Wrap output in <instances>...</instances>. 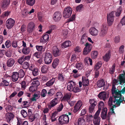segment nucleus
Segmentation results:
<instances>
[{"label": "nucleus", "instance_id": "f257e3e1", "mask_svg": "<svg viewBox=\"0 0 125 125\" xmlns=\"http://www.w3.org/2000/svg\"><path fill=\"white\" fill-rule=\"evenodd\" d=\"M116 89L115 86L113 85L112 89V94L115 98L113 103L115 104V107L119 106L121 103L123 104L125 103L124 97L121 95V93L119 92L120 91L117 90Z\"/></svg>", "mask_w": 125, "mask_h": 125}, {"label": "nucleus", "instance_id": "f03ea898", "mask_svg": "<svg viewBox=\"0 0 125 125\" xmlns=\"http://www.w3.org/2000/svg\"><path fill=\"white\" fill-rule=\"evenodd\" d=\"M67 89L70 91H73L76 93L80 92L81 91V88L78 87H75V82L71 81L67 83Z\"/></svg>", "mask_w": 125, "mask_h": 125}, {"label": "nucleus", "instance_id": "7ed1b4c3", "mask_svg": "<svg viewBox=\"0 0 125 125\" xmlns=\"http://www.w3.org/2000/svg\"><path fill=\"white\" fill-rule=\"evenodd\" d=\"M69 117L68 115H62L59 117L58 119L59 122L63 124H67L69 122Z\"/></svg>", "mask_w": 125, "mask_h": 125}, {"label": "nucleus", "instance_id": "20e7f679", "mask_svg": "<svg viewBox=\"0 0 125 125\" xmlns=\"http://www.w3.org/2000/svg\"><path fill=\"white\" fill-rule=\"evenodd\" d=\"M72 11V9L70 7H67L65 8L63 13V17L65 18L69 17L71 15Z\"/></svg>", "mask_w": 125, "mask_h": 125}, {"label": "nucleus", "instance_id": "39448f33", "mask_svg": "<svg viewBox=\"0 0 125 125\" xmlns=\"http://www.w3.org/2000/svg\"><path fill=\"white\" fill-rule=\"evenodd\" d=\"M52 59V55L50 52H46L45 54L44 61L46 64H49L50 63Z\"/></svg>", "mask_w": 125, "mask_h": 125}, {"label": "nucleus", "instance_id": "423d86ee", "mask_svg": "<svg viewBox=\"0 0 125 125\" xmlns=\"http://www.w3.org/2000/svg\"><path fill=\"white\" fill-rule=\"evenodd\" d=\"M114 11H112L107 15V20L108 25L109 26L111 25L114 21Z\"/></svg>", "mask_w": 125, "mask_h": 125}, {"label": "nucleus", "instance_id": "0eeeda50", "mask_svg": "<svg viewBox=\"0 0 125 125\" xmlns=\"http://www.w3.org/2000/svg\"><path fill=\"white\" fill-rule=\"evenodd\" d=\"M108 28L107 25L103 24L101 26L99 33L100 35L103 37L106 35L107 31Z\"/></svg>", "mask_w": 125, "mask_h": 125}, {"label": "nucleus", "instance_id": "6e6552de", "mask_svg": "<svg viewBox=\"0 0 125 125\" xmlns=\"http://www.w3.org/2000/svg\"><path fill=\"white\" fill-rule=\"evenodd\" d=\"M15 21L13 19L10 18L8 19L6 23V25L8 29L11 28L14 25Z\"/></svg>", "mask_w": 125, "mask_h": 125}, {"label": "nucleus", "instance_id": "1a4fd4ad", "mask_svg": "<svg viewBox=\"0 0 125 125\" xmlns=\"http://www.w3.org/2000/svg\"><path fill=\"white\" fill-rule=\"evenodd\" d=\"M62 16L61 13L59 12H56L53 14L52 18L54 21L58 22L61 19Z\"/></svg>", "mask_w": 125, "mask_h": 125}, {"label": "nucleus", "instance_id": "9d476101", "mask_svg": "<svg viewBox=\"0 0 125 125\" xmlns=\"http://www.w3.org/2000/svg\"><path fill=\"white\" fill-rule=\"evenodd\" d=\"M85 45V47L83 49V54L86 55L91 51L92 46L91 44L88 42L86 43Z\"/></svg>", "mask_w": 125, "mask_h": 125}, {"label": "nucleus", "instance_id": "9b49d317", "mask_svg": "<svg viewBox=\"0 0 125 125\" xmlns=\"http://www.w3.org/2000/svg\"><path fill=\"white\" fill-rule=\"evenodd\" d=\"M99 112H96L94 115L93 123L94 125H99L100 121V118L99 116L100 114Z\"/></svg>", "mask_w": 125, "mask_h": 125}, {"label": "nucleus", "instance_id": "f8f14e48", "mask_svg": "<svg viewBox=\"0 0 125 125\" xmlns=\"http://www.w3.org/2000/svg\"><path fill=\"white\" fill-rule=\"evenodd\" d=\"M10 3V0H4L1 3V8L3 10L6 9L9 5Z\"/></svg>", "mask_w": 125, "mask_h": 125}, {"label": "nucleus", "instance_id": "ddd939ff", "mask_svg": "<svg viewBox=\"0 0 125 125\" xmlns=\"http://www.w3.org/2000/svg\"><path fill=\"white\" fill-rule=\"evenodd\" d=\"M35 26V25L33 22H30L27 26V32L29 33H31L34 30Z\"/></svg>", "mask_w": 125, "mask_h": 125}, {"label": "nucleus", "instance_id": "4468645a", "mask_svg": "<svg viewBox=\"0 0 125 125\" xmlns=\"http://www.w3.org/2000/svg\"><path fill=\"white\" fill-rule=\"evenodd\" d=\"M89 32L92 36H96L98 35L99 31L95 28L92 27L89 30Z\"/></svg>", "mask_w": 125, "mask_h": 125}, {"label": "nucleus", "instance_id": "2eb2a0df", "mask_svg": "<svg viewBox=\"0 0 125 125\" xmlns=\"http://www.w3.org/2000/svg\"><path fill=\"white\" fill-rule=\"evenodd\" d=\"M59 101L60 100L57 99V98H55L51 101L50 104L48 105V108L51 109L52 107H54L58 104L59 102Z\"/></svg>", "mask_w": 125, "mask_h": 125}, {"label": "nucleus", "instance_id": "dca6fc26", "mask_svg": "<svg viewBox=\"0 0 125 125\" xmlns=\"http://www.w3.org/2000/svg\"><path fill=\"white\" fill-rule=\"evenodd\" d=\"M40 96V92L39 91H37L35 93L31 99L32 101H36L39 98Z\"/></svg>", "mask_w": 125, "mask_h": 125}, {"label": "nucleus", "instance_id": "f3484780", "mask_svg": "<svg viewBox=\"0 0 125 125\" xmlns=\"http://www.w3.org/2000/svg\"><path fill=\"white\" fill-rule=\"evenodd\" d=\"M72 43L69 40H67L64 42L62 44L61 46L62 48H64L71 46Z\"/></svg>", "mask_w": 125, "mask_h": 125}, {"label": "nucleus", "instance_id": "a211bd4d", "mask_svg": "<svg viewBox=\"0 0 125 125\" xmlns=\"http://www.w3.org/2000/svg\"><path fill=\"white\" fill-rule=\"evenodd\" d=\"M52 53L55 57H56L60 54L59 50L56 46L53 47L52 48Z\"/></svg>", "mask_w": 125, "mask_h": 125}, {"label": "nucleus", "instance_id": "6ab92c4d", "mask_svg": "<svg viewBox=\"0 0 125 125\" xmlns=\"http://www.w3.org/2000/svg\"><path fill=\"white\" fill-rule=\"evenodd\" d=\"M107 109L106 108H104L102 109L101 113V117L103 119H105L107 116Z\"/></svg>", "mask_w": 125, "mask_h": 125}, {"label": "nucleus", "instance_id": "aec40b11", "mask_svg": "<svg viewBox=\"0 0 125 125\" xmlns=\"http://www.w3.org/2000/svg\"><path fill=\"white\" fill-rule=\"evenodd\" d=\"M19 74L17 72H14L12 73V75L11 76L12 80L13 82L17 81L19 78Z\"/></svg>", "mask_w": 125, "mask_h": 125}, {"label": "nucleus", "instance_id": "412c9836", "mask_svg": "<svg viewBox=\"0 0 125 125\" xmlns=\"http://www.w3.org/2000/svg\"><path fill=\"white\" fill-rule=\"evenodd\" d=\"M85 119L83 118H78L77 122L75 123V125H85Z\"/></svg>", "mask_w": 125, "mask_h": 125}, {"label": "nucleus", "instance_id": "4be33fe9", "mask_svg": "<svg viewBox=\"0 0 125 125\" xmlns=\"http://www.w3.org/2000/svg\"><path fill=\"white\" fill-rule=\"evenodd\" d=\"M87 36L85 34H83L81 37L80 43L81 44H84L87 39Z\"/></svg>", "mask_w": 125, "mask_h": 125}, {"label": "nucleus", "instance_id": "5701e85b", "mask_svg": "<svg viewBox=\"0 0 125 125\" xmlns=\"http://www.w3.org/2000/svg\"><path fill=\"white\" fill-rule=\"evenodd\" d=\"M14 117L13 114L11 113H7L6 115V119L8 122L12 120Z\"/></svg>", "mask_w": 125, "mask_h": 125}, {"label": "nucleus", "instance_id": "b1692460", "mask_svg": "<svg viewBox=\"0 0 125 125\" xmlns=\"http://www.w3.org/2000/svg\"><path fill=\"white\" fill-rule=\"evenodd\" d=\"M49 39V36L48 34H45L41 38L40 40L41 42L45 43L47 42Z\"/></svg>", "mask_w": 125, "mask_h": 125}, {"label": "nucleus", "instance_id": "393cba45", "mask_svg": "<svg viewBox=\"0 0 125 125\" xmlns=\"http://www.w3.org/2000/svg\"><path fill=\"white\" fill-rule=\"evenodd\" d=\"M15 63V61L13 58H10L8 59L7 62V65L8 67L12 66Z\"/></svg>", "mask_w": 125, "mask_h": 125}, {"label": "nucleus", "instance_id": "a878e982", "mask_svg": "<svg viewBox=\"0 0 125 125\" xmlns=\"http://www.w3.org/2000/svg\"><path fill=\"white\" fill-rule=\"evenodd\" d=\"M111 53L110 51H108L103 57V59L104 61L107 62L109 61L110 58Z\"/></svg>", "mask_w": 125, "mask_h": 125}, {"label": "nucleus", "instance_id": "bb28decb", "mask_svg": "<svg viewBox=\"0 0 125 125\" xmlns=\"http://www.w3.org/2000/svg\"><path fill=\"white\" fill-rule=\"evenodd\" d=\"M106 93L105 92H102L98 95V97L101 99L105 100L106 99Z\"/></svg>", "mask_w": 125, "mask_h": 125}, {"label": "nucleus", "instance_id": "cd10ccee", "mask_svg": "<svg viewBox=\"0 0 125 125\" xmlns=\"http://www.w3.org/2000/svg\"><path fill=\"white\" fill-rule=\"evenodd\" d=\"M119 79L121 84H122L125 83V73L119 75Z\"/></svg>", "mask_w": 125, "mask_h": 125}, {"label": "nucleus", "instance_id": "c85d7f7f", "mask_svg": "<svg viewBox=\"0 0 125 125\" xmlns=\"http://www.w3.org/2000/svg\"><path fill=\"white\" fill-rule=\"evenodd\" d=\"M29 69L32 71V74L34 76H36L38 75L39 71L37 68L32 69L30 68Z\"/></svg>", "mask_w": 125, "mask_h": 125}, {"label": "nucleus", "instance_id": "c756f323", "mask_svg": "<svg viewBox=\"0 0 125 125\" xmlns=\"http://www.w3.org/2000/svg\"><path fill=\"white\" fill-rule=\"evenodd\" d=\"M59 62V60L57 58L54 59L52 63V67L54 68H56L58 65Z\"/></svg>", "mask_w": 125, "mask_h": 125}, {"label": "nucleus", "instance_id": "7c9ffc66", "mask_svg": "<svg viewBox=\"0 0 125 125\" xmlns=\"http://www.w3.org/2000/svg\"><path fill=\"white\" fill-rule=\"evenodd\" d=\"M75 67L78 70H81L83 67V64L81 62H77L75 64Z\"/></svg>", "mask_w": 125, "mask_h": 125}, {"label": "nucleus", "instance_id": "2f4dec72", "mask_svg": "<svg viewBox=\"0 0 125 125\" xmlns=\"http://www.w3.org/2000/svg\"><path fill=\"white\" fill-rule=\"evenodd\" d=\"M104 106V103L103 102L100 101L98 105V109L96 112H99V114L100 113L101 109H103Z\"/></svg>", "mask_w": 125, "mask_h": 125}, {"label": "nucleus", "instance_id": "473e14b6", "mask_svg": "<svg viewBox=\"0 0 125 125\" xmlns=\"http://www.w3.org/2000/svg\"><path fill=\"white\" fill-rule=\"evenodd\" d=\"M105 85V82L104 80H100L98 81L97 82V85L99 88Z\"/></svg>", "mask_w": 125, "mask_h": 125}, {"label": "nucleus", "instance_id": "72a5a7b5", "mask_svg": "<svg viewBox=\"0 0 125 125\" xmlns=\"http://www.w3.org/2000/svg\"><path fill=\"white\" fill-rule=\"evenodd\" d=\"M23 53L25 55L28 54L30 52V49L29 47L23 48L22 50Z\"/></svg>", "mask_w": 125, "mask_h": 125}, {"label": "nucleus", "instance_id": "f704fd0d", "mask_svg": "<svg viewBox=\"0 0 125 125\" xmlns=\"http://www.w3.org/2000/svg\"><path fill=\"white\" fill-rule=\"evenodd\" d=\"M35 0H26V3L28 5L32 6L35 4Z\"/></svg>", "mask_w": 125, "mask_h": 125}, {"label": "nucleus", "instance_id": "c9c22d12", "mask_svg": "<svg viewBox=\"0 0 125 125\" xmlns=\"http://www.w3.org/2000/svg\"><path fill=\"white\" fill-rule=\"evenodd\" d=\"M62 94L60 92H57L55 95V98H57V99L60 100V99L62 97Z\"/></svg>", "mask_w": 125, "mask_h": 125}, {"label": "nucleus", "instance_id": "e433bc0d", "mask_svg": "<svg viewBox=\"0 0 125 125\" xmlns=\"http://www.w3.org/2000/svg\"><path fill=\"white\" fill-rule=\"evenodd\" d=\"M41 69L42 73H46L48 71V67L47 66L44 65L41 67Z\"/></svg>", "mask_w": 125, "mask_h": 125}, {"label": "nucleus", "instance_id": "4c0bfd02", "mask_svg": "<svg viewBox=\"0 0 125 125\" xmlns=\"http://www.w3.org/2000/svg\"><path fill=\"white\" fill-rule=\"evenodd\" d=\"M102 63L101 62H99L97 63L95 65L94 67V70H98L101 66Z\"/></svg>", "mask_w": 125, "mask_h": 125}, {"label": "nucleus", "instance_id": "58836bf2", "mask_svg": "<svg viewBox=\"0 0 125 125\" xmlns=\"http://www.w3.org/2000/svg\"><path fill=\"white\" fill-rule=\"evenodd\" d=\"M98 52L97 51H94L91 52V55L92 58L93 59L96 58L98 55Z\"/></svg>", "mask_w": 125, "mask_h": 125}, {"label": "nucleus", "instance_id": "ea45409f", "mask_svg": "<svg viewBox=\"0 0 125 125\" xmlns=\"http://www.w3.org/2000/svg\"><path fill=\"white\" fill-rule=\"evenodd\" d=\"M55 81L54 78H52L47 82L46 83V85L47 86H50L53 84Z\"/></svg>", "mask_w": 125, "mask_h": 125}, {"label": "nucleus", "instance_id": "a19ab883", "mask_svg": "<svg viewBox=\"0 0 125 125\" xmlns=\"http://www.w3.org/2000/svg\"><path fill=\"white\" fill-rule=\"evenodd\" d=\"M84 61L85 63L88 64V62H90V64L91 65H92V59L90 57H86L84 59Z\"/></svg>", "mask_w": 125, "mask_h": 125}, {"label": "nucleus", "instance_id": "79ce46f5", "mask_svg": "<svg viewBox=\"0 0 125 125\" xmlns=\"http://www.w3.org/2000/svg\"><path fill=\"white\" fill-rule=\"evenodd\" d=\"M71 96V94L70 93L66 94L63 97V99L66 101H68L70 99Z\"/></svg>", "mask_w": 125, "mask_h": 125}, {"label": "nucleus", "instance_id": "37998d69", "mask_svg": "<svg viewBox=\"0 0 125 125\" xmlns=\"http://www.w3.org/2000/svg\"><path fill=\"white\" fill-rule=\"evenodd\" d=\"M115 64L114 63L112 67L110 69L109 72L111 74L114 73L115 70Z\"/></svg>", "mask_w": 125, "mask_h": 125}, {"label": "nucleus", "instance_id": "c03bdc74", "mask_svg": "<svg viewBox=\"0 0 125 125\" xmlns=\"http://www.w3.org/2000/svg\"><path fill=\"white\" fill-rule=\"evenodd\" d=\"M40 84V82L38 80H35L33 81L31 83V85L35 87H37Z\"/></svg>", "mask_w": 125, "mask_h": 125}, {"label": "nucleus", "instance_id": "a18cd8bd", "mask_svg": "<svg viewBox=\"0 0 125 125\" xmlns=\"http://www.w3.org/2000/svg\"><path fill=\"white\" fill-rule=\"evenodd\" d=\"M57 112H55L52 114L51 117L52 122H54L56 120L57 117H56V116H57Z\"/></svg>", "mask_w": 125, "mask_h": 125}, {"label": "nucleus", "instance_id": "49530a36", "mask_svg": "<svg viewBox=\"0 0 125 125\" xmlns=\"http://www.w3.org/2000/svg\"><path fill=\"white\" fill-rule=\"evenodd\" d=\"M58 80L61 82L64 81V76L63 74L59 73L58 75Z\"/></svg>", "mask_w": 125, "mask_h": 125}, {"label": "nucleus", "instance_id": "de8ad7c7", "mask_svg": "<svg viewBox=\"0 0 125 125\" xmlns=\"http://www.w3.org/2000/svg\"><path fill=\"white\" fill-rule=\"evenodd\" d=\"M10 11H6L2 13L1 16L3 18L7 17L10 14Z\"/></svg>", "mask_w": 125, "mask_h": 125}, {"label": "nucleus", "instance_id": "09e8293b", "mask_svg": "<svg viewBox=\"0 0 125 125\" xmlns=\"http://www.w3.org/2000/svg\"><path fill=\"white\" fill-rule=\"evenodd\" d=\"M21 113L22 116L24 118L26 117L28 115L27 112L24 109L21 110Z\"/></svg>", "mask_w": 125, "mask_h": 125}, {"label": "nucleus", "instance_id": "8fccbe9b", "mask_svg": "<svg viewBox=\"0 0 125 125\" xmlns=\"http://www.w3.org/2000/svg\"><path fill=\"white\" fill-rule=\"evenodd\" d=\"M89 82L88 79H83L82 84L83 86H87L89 84Z\"/></svg>", "mask_w": 125, "mask_h": 125}, {"label": "nucleus", "instance_id": "3c124183", "mask_svg": "<svg viewBox=\"0 0 125 125\" xmlns=\"http://www.w3.org/2000/svg\"><path fill=\"white\" fill-rule=\"evenodd\" d=\"M18 73L20 78L23 77L25 75L24 72L22 69H21L19 71Z\"/></svg>", "mask_w": 125, "mask_h": 125}, {"label": "nucleus", "instance_id": "603ef678", "mask_svg": "<svg viewBox=\"0 0 125 125\" xmlns=\"http://www.w3.org/2000/svg\"><path fill=\"white\" fill-rule=\"evenodd\" d=\"M47 94V91L45 89H43L41 93V96L42 97H45L46 95Z\"/></svg>", "mask_w": 125, "mask_h": 125}, {"label": "nucleus", "instance_id": "864d4df0", "mask_svg": "<svg viewBox=\"0 0 125 125\" xmlns=\"http://www.w3.org/2000/svg\"><path fill=\"white\" fill-rule=\"evenodd\" d=\"M83 5L82 4H81L78 6L76 8V10L78 11H80L83 10Z\"/></svg>", "mask_w": 125, "mask_h": 125}, {"label": "nucleus", "instance_id": "5fc2aeb1", "mask_svg": "<svg viewBox=\"0 0 125 125\" xmlns=\"http://www.w3.org/2000/svg\"><path fill=\"white\" fill-rule=\"evenodd\" d=\"M37 89V87L35 86H30L29 88V90L30 92H33L35 91Z\"/></svg>", "mask_w": 125, "mask_h": 125}, {"label": "nucleus", "instance_id": "6e6d98bb", "mask_svg": "<svg viewBox=\"0 0 125 125\" xmlns=\"http://www.w3.org/2000/svg\"><path fill=\"white\" fill-rule=\"evenodd\" d=\"M89 102L91 105L95 106L97 104L96 102L94 99H90L89 100Z\"/></svg>", "mask_w": 125, "mask_h": 125}, {"label": "nucleus", "instance_id": "4d7b16f0", "mask_svg": "<svg viewBox=\"0 0 125 125\" xmlns=\"http://www.w3.org/2000/svg\"><path fill=\"white\" fill-rule=\"evenodd\" d=\"M75 14L73 15L72 16L67 20V22H69L73 21L75 19Z\"/></svg>", "mask_w": 125, "mask_h": 125}, {"label": "nucleus", "instance_id": "13d9d810", "mask_svg": "<svg viewBox=\"0 0 125 125\" xmlns=\"http://www.w3.org/2000/svg\"><path fill=\"white\" fill-rule=\"evenodd\" d=\"M28 116L29 120L31 122H33L35 119V116L32 115Z\"/></svg>", "mask_w": 125, "mask_h": 125}, {"label": "nucleus", "instance_id": "bf43d9fd", "mask_svg": "<svg viewBox=\"0 0 125 125\" xmlns=\"http://www.w3.org/2000/svg\"><path fill=\"white\" fill-rule=\"evenodd\" d=\"M122 10V8L121 7H119L118 9L117 12L115 13V15L116 16H119L121 14Z\"/></svg>", "mask_w": 125, "mask_h": 125}, {"label": "nucleus", "instance_id": "052dcab7", "mask_svg": "<svg viewBox=\"0 0 125 125\" xmlns=\"http://www.w3.org/2000/svg\"><path fill=\"white\" fill-rule=\"evenodd\" d=\"M74 51L76 52H80L82 51V49L79 46H77L74 48Z\"/></svg>", "mask_w": 125, "mask_h": 125}, {"label": "nucleus", "instance_id": "680f3d73", "mask_svg": "<svg viewBox=\"0 0 125 125\" xmlns=\"http://www.w3.org/2000/svg\"><path fill=\"white\" fill-rule=\"evenodd\" d=\"M5 44L6 47L7 48H9L11 45L10 42L9 40H8L6 41Z\"/></svg>", "mask_w": 125, "mask_h": 125}, {"label": "nucleus", "instance_id": "e2e57ef3", "mask_svg": "<svg viewBox=\"0 0 125 125\" xmlns=\"http://www.w3.org/2000/svg\"><path fill=\"white\" fill-rule=\"evenodd\" d=\"M21 88L22 89L25 90L26 87V85L25 82L24 81H23L21 83Z\"/></svg>", "mask_w": 125, "mask_h": 125}, {"label": "nucleus", "instance_id": "0e129e2a", "mask_svg": "<svg viewBox=\"0 0 125 125\" xmlns=\"http://www.w3.org/2000/svg\"><path fill=\"white\" fill-rule=\"evenodd\" d=\"M38 20L41 22H42L43 21V18L42 17V14L40 13L38 14Z\"/></svg>", "mask_w": 125, "mask_h": 125}, {"label": "nucleus", "instance_id": "69168bd1", "mask_svg": "<svg viewBox=\"0 0 125 125\" xmlns=\"http://www.w3.org/2000/svg\"><path fill=\"white\" fill-rule=\"evenodd\" d=\"M48 28L49 29L52 31L53 30L56 29V26L54 25H50L49 26Z\"/></svg>", "mask_w": 125, "mask_h": 125}, {"label": "nucleus", "instance_id": "338daca9", "mask_svg": "<svg viewBox=\"0 0 125 125\" xmlns=\"http://www.w3.org/2000/svg\"><path fill=\"white\" fill-rule=\"evenodd\" d=\"M29 66V64L27 62H24L23 65V68L25 69H26L28 68Z\"/></svg>", "mask_w": 125, "mask_h": 125}, {"label": "nucleus", "instance_id": "774afa93", "mask_svg": "<svg viewBox=\"0 0 125 125\" xmlns=\"http://www.w3.org/2000/svg\"><path fill=\"white\" fill-rule=\"evenodd\" d=\"M24 61V56H22L19 59L18 61V62L20 64H21Z\"/></svg>", "mask_w": 125, "mask_h": 125}]
</instances>
